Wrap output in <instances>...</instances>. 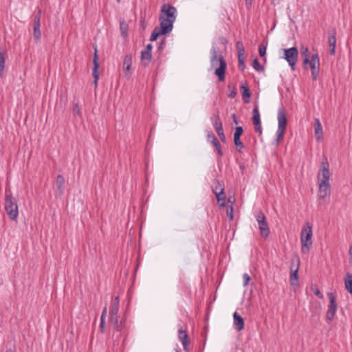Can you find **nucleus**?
I'll return each mask as SVG.
<instances>
[{
	"label": "nucleus",
	"mask_w": 352,
	"mask_h": 352,
	"mask_svg": "<svg viewBox=\"0 0 352 352\" xmlns=\"http://www.w3.org/2000/svg\"><path fill=\"white\" fill-rule=\"evenodd\" d=\"M300 265V258L298 256H294L291 259V266L290 268L292 267L293 269H295L296 267H298L299 268Z\"/></svg>",
	"instance_id": "34"
},
{
	"label": "nucleus",
	"mask_w": 352,
	"mask_h": 352,
	"mask_svg": "<svg viewBox=\"0 0 352 352\" xmlns=\"http://www.w3.org/2000/svg\"><path fill=\"white\" fill-rule=\"evenodd\" d=\"M298 267H296L295 269L291 267L290 271V282L291 285H295L297 283L298 276Z\"/></svg>",
	"instance_id": "30"
},
{
	"label": "nucleus",
	"mask_w": 352,
	"mask_h": 352,
	"mask_svg": "<svg viewBox=\"0 0 352 352\" xmlns=\"http://www.w3.org/2000/svg\"><path fill=\"white\" fill-rule=\"evenodd\" d=\"M243 132V129L242 126H236L235 129V132L234 133V137H241Z\"/></svg>",
	"instance_id": "41"
},
{
	"label": "nucleus",
	"mask_w": 352,
	"mask_h": 352,
	"mask_svg": "<svg viewBox=\"0 0 352 352\" xmlns=\"http://www.w3.org/2000/svg\"><path fill=\"white\" fill-rule=\"evenodd\" d=\"M237 94V90L236 87H234L230 92L228 94V96L230 98H233L236 96Z\"/></svg>",
	"instance_id": "45"
},
{
	"label": "nucleus",
	"mask_w": 352,
	"mask_h": 352,
	"mask_svg": "<svg viewBox=\"0 0 352 352\" xmlns=\"http://www.w3.org/2000/svg\"><path fill=\"white\" fill-rule=\"evenodd\" d=\"M267 44L261 43L258 46V53L260 56L263 57L266 54Z\"/></svg>",
	"instance_id": "37"
},
{
	"label": "nucleus",
	"mask_w": 352,
	"mask_h": 352,
	"mask_svg": "<svg viewBox=\"0 0 352 352\" xmlns=\"http://www.w3.org/2000/svg\"><path fill=\"white\" fill-rule=\"evenodd\" d=\"M311 289L314 293V294L316 296H318L319 298H320V299L323 298V295L320 292V289H318V287L317 286H316V285L311 286Z\"/></svg>",
	"instance_id": "39"
},
{
	"label": "nucleus",
	"mask_w": 352,
	"mask_h": 352,
	"mask_svg": "<svg viewBox=\"0 0 352 352\" xmlns=\"http://www.w3.org/2000/svg\"><path fill=\"white\" fill-rule=\"evenodd\" d=\"M93 62H94L93 77H94V80H98V69L99 67V64H98V57L97 55L96 50H95Z\"/></svg>",
	"instance_id": "24"
},
{
	"label": "nucleus",
	"mask_w": 352,
	"mask_h": 352,
	"mask_svg": "<svg viewBox=\"0 0 352 352\" xmlns=\"http://www.w3.org/2000/svg\"><path fill=\"white\" fill-rule=\"evenodd\" d=\"M254 130L256 133H258L259 135L262 134V127H261V122L257 124H254Z\"/></svg>",
	"instance_id": "44"
},
{
	"label": "nucleus",
	"mask_w": 352,
	"mask_h": 352,
	"mask_svg": "<svg viewBox=\"0 0 352 352\" xmlns=\"http://www.w3.org/2000/svg\"><path fill=\"white\" fill-rule=\"evenodd\" d=\"M152 59V54L149 52L142 51L141 52V60L144 66H147Z\"/></svg>",
	"instance_id": "26"
},
{
	"label": "nucleus",
	"mask_w": 352,
	"mask_h": 352,
	"mask_svg": "<svg viewBox=\"0 0 352 352\" xmlns=\"http://www.w3.org/2000/svg\"><path fill=\"white\" fill-rule=\"evenodd\" d=\"M164 43H165V41H164V40H163V41L161 42L160 45V47H159V49H160V50H161V49H162V48H163V45H164Z\"/></svg>",
	"instance_id": "54"
},
{
	"label": "nucleus",
	"mask_w": 352,
	"mask_h": 352,
	"mask_svg": "<svg viewBox=\"0 0 352 352\" xmlns=\"http://www.w3.org/2000/svg\"><path fill=\"white\" fill-rule=\"evenodd\" d=\"M176 8L167 3H164L160 10L159 16L160 25L163 28L162 32H170L173 28V23L176 20Z\"/></svg>",
	"instance_id": "2"
},
{
	"label": "nucleus",
	"mask_w": 352,
	"mask_h": 352,
	"mask_svg": "<svg viewBox=\"0 0 352 352\" xmlns=\"http://www.w3.org/2000/svg\"><path fill=\"white\" fill-rule=\"evenodd\" d=\"M301 55L302 57H304L303 64L305 65V68L307 69V65L308 64L309 60L311 58L309 56V52L307 47H302Z\"/></svg>",
	"instance_id": "29"
},
{
	"label": "nucleus",
	"mask_w": 352,
	"mask_h": 352,
	"mask_svg": "<svg viewBox=\"0 0 352 352\" xmlns=\"http://www.w3.org/2000/svg\"><path fill=\"white\" fill-rule=\"evenodd\" d=\"M212 124H213V126H214L217 135L219 136L221 140L223 142H225L226 140V135L223 133L222 122L220 120V118L219 116L215 117Z\"/></svg>",
	"instance_id": "12"
},
{
	"label": "nucleus",
	"mask_w": 352,
	"mask_h": 352,
	"mask_svg": "<svg viewBox=\"0 0 352 352\" xmlns=\"http://www.w3.org/2000/svg\"><path fill=\"white\" fill-rule=\"evenodd\" d=\"M328 43L330 47V54L333 55L336 52V31L335 29H332L328 32Z\"/></svg>",
	"instance_id": "13"
},
{
	"label": "nucleus",
	"mask_w": 352,
	"mask_h": 352,
	"mask_svg": "<svg viewBox=\"0 0 352 352\" xmlns=\"http://www.w3.org/2000/svg\"><path fill=\"white\" fill-rule=\"evenodd\" d=\"M329 299V305L328 306V310L327 311V320L331 321L334 318V316L337 311L338 307L336 304V297L333 293L330 292L327 294Z\"/></svg>",
	"instance_id": "10"
},
{
	"label": "nucleus",
	"mask_w": 352,
	"mask_h": 352,
	"mask_svg": "<svg viewBox=\"0 0 352 352\" xmlns=\"http://www.w3.org/2000/svg\"><path fill=\"white\" fill-rule=\"evenodd\" d=\"M314 133L318 141H320L323 138L322 126L318 118L314 119Z\"/></svg>",
	"instance_id": "17"
},
{
	"label": "nucleus",
	"mask_w": 352,
	"mask_h": 352,
	"mask_svg": "<svg viewBox=\"0 0 352 352\" xmlns=\"http://www.w3.org/2000/svg\"><path fill=\"white\" fill-rule=\"evenodd\" d=\"M5 210L10 219L16 220L17 219L19 214L17 203L8 191H6L5 199Z\"/></svg>",
	"instance_id": "4"
},
{
	"label": "nucleus",
	"mask_w": 352,
	"mask_h": 352,
	"mask_svg": "<svg viewBox=\"0 0 352 352\" xmlns=\"http://www.w3.org/2000/svg\"><path fill=\"white\" fill-rule=\"evenodd\" d=\"M104 324H105V320H100V331L102 333L104 332V330H105Z\"/></svg>",
	"instance_id": "48"
},
{
	"label": "nucleus",
	"mask_w": 352,
	"mask_h": 352,
	"mask_svg": "<svg viewBox=\"0 0 352 352\" xmlns=\"http://www.w3.org/2000/svg\"><path fill=\"white\" fill-rule=\"evenodd\" d=\"M217 184L219 186V188L216 186L214 188H213V190H217V191H219V188L221 187V185L219 184V183H217Z\"/></svg>",
	"instance_id": "55"
},
{
	"label": "nucleus",
	"mask_w": 352,
	"mask_h": 352,
	"mask_svg": "<svg viewBox=\"0 0 352 352\" xmlns=\"http://www.w3.org/2000/svg\"><path fill=\"white\" fill-rule=\"evenodd\" d=\"M109 323L116 331H121L124 328L125 319L116 315V316L109 317Z\"/></svg>",
	"instance_id": "11"
},
{
	"label": "nucleus",
	"mask_w": 352,
	"mask_h": 352,
	"mask_svg": "<svg viewBox=\"0 0 352 352\" xmlns=\"http://www.w3.org/2000/svg\"><path fill=\"white\" fill-rule=\"evenodd\" d=\"M176 352H179V351H176Z\"/></svg>",
	"instance_id": "59"
},
{
	"label": "nucleus",
	"mask_w": 352,
	"mask_h": 352,
	"mask_svg": "<svg viewBox=\"0 0 352 352\" xmlns=\"http://www.w3.org/2000/svg\"><path fill=\"white\" fill-rule=\"evenodd\" d=\"M234 142L237 150L240 152L244 146L243 142L240 140V137H234Z\"/></svg>",
	"instance_id": "36"
},
{
	"label": "nucleus",
	"mask_w": 352,
	"mask_h": 352,
	"mask_svg": "<svg viewBox=\"0 0 352 352\" xmlns=\"http://www.w3.org/2000/svg\"><path fill=\"white\" fill-rule=\"evenodd\" d=\"M234 327L237 331H241L244 327V320L243 318L235 311L233 314Z\"/></svg>",
	"instance_id": "20"
},
{
	"label": "nucleus",
	"mask_w": 352,
	"mask_h": 352,
	"mask_svg": "<svg viewBox=\"0 0 352 352\" xmlns=\"http://www.w3.org/2000/svg\"><path fill=\"white\" fill-rule=\"evenodd\" d=\"M107 313V307L105 306L102 310L101 316H100V320H105V318Z\"/></svg>",
	"instance_id": "47"
},
{
	"label": "nucleus",
	"mask_w": 352,
	"mask_h": 352,
	"mask_svg": "<svg viewBox=\"0 0 352 352\" xmlns=\"http://www.w3.org/2000/svg\"><path fill=\"white\" fill-rule=\"evenodd\" d=\"M240 88L242 90V98L243 102L245 103H249L252 94L247 84H242Z\"/></svg>",
	"instance_id": "21"
},
{
	"label": "nucleus",
	"mask_w": 352,
	"mask_h": 352,
	"mask_svg": "<svg viewBox=\"0 0 352 352\" xmlns=\"http://www.w3.org/2000/svg\"><path fill=\"white\" fill-rule=\"evenodd\" d=\"M311 238L312 227L309 223H306L302 227L300 234L301 251L303 254H307L309 252L312 245Z\"/></svg>",
	"instance_id": "3"
},
{
	"label": "nucleus",
	"mask_w": 352,
	"mask_h": 352,
	"mask_svg": "<svg viewBox=\"0 0 352 352\" xmlns=\"http://www.w3.org/2000/svg\"><path fill=\"white\" fill-rule=\"evenodd\" d=\"M132 55L126 54L123 61V69L125 72V76L129 78L131 76V68L132 65Z\"/></svg>",
	"instance_id": "15"
},
{
	"label": "nucleus",
	"mask_w": 352,
	"mask_h": 352,
	"mask_svg": "<svg viewBox=\"0 0 352 352\" xmlns=\"http://www.w3.org/2000/svg\"><path fill=\"white\" fill-rule=\"evenodd\" d=\"M307 65L311 69L313 80H317L320 70V60L317 53L311 55Z\"/></svg>",
	"instance_id": "9"
},
{
	"label": "nucleus",
	"mask_w": 352,
	"mask_h": 352,
	"mask_svg": "<svg viewBox=\"0 0 352 352\" xmlns=\"http://www.w3.org/2000/svg\"><path fill=\"white\" fill-rule=\"evenodd\" d=\"M256 221L258 224V228L261 236L264 238L268 237L270 235V228L266 221L265 217L261 211H258L255 215Z\"/></svg>",
	"instance_id": "8"
},
{
	"label": "nucleus",
	"mask_w": 352,
	"mask_h": 352,
	"mask_svg": "<svg viewBox=\"0 0 352 352\" xmlns=\"http://www.w3.org/2000/svg\"><path fill=\"white\" fill-rule=\"evenodd\" d=\"M163 28L162 26L160 25V27H156L153 30V31L151 33L150 41H155L157 39L158 36L160 35H166L168 34L169 32H162Z\"/></svg>",
	"instance_id": "23"
},
{
	"label": "nucleus",
	"mask_w": 352,
	"mask_h": 352,
	"mask_svg": "<svg viewBox=\"0 0 352 352\" xmlns=\"http://www.w3.org/2000/svg\"><path fill=\"white\" fill-rule=\"evenodd\" d=\"M236 47L238 52V56L245 55V50L242 42L237 41L236 43Z\"/></svg>",
	"instance_id": "35"
},
{
	"label": "nucleus",
	"mask_w": 352,
	"mask_h": 352,
	"mask_svg": "<svg viewBox=\"0 0 352 352\" xmlns=\"http://www.w3.org/2000/svg\"><path fill=\"white\" fill-rule=\"evenodd\" d=\"M243 285L245 286L248 285L250 278V276L245 273L243 275Z\"/></svg>",
	"instance_id": "46"
},
{
	"label": "nucleus",
	"mask_w": 352,
	"mask_h": 352,
	"mask_svg": "<svg viewBox=\"0 0 352 352\" xmlns=\"http://www.w3.org/2000/svg\"><path fill=\"white\" fill-rule=\"evenodd\" d=\"M252 114H253V116H252L253 124H258V123L261 122V118H260V113H259V111H258V107L257 105H256L254 107V108L253 109Z\"/></svg>",
	"instance_id": "31"
},
{
	"label": "nucleus",
	"mask_w": 352,
	"mask_h": 352,
	"mask_svg": "<svg viewBox=\"0 0 352 352\" xmlns=\"http://www.w3.org/2000/svg\"><path fill=\"white\" fill-rule=\"evenodd\" d=\"M119 297L116 296L112 300L111 305L109 309V317L116 316V315H118L119 310Z\"/></svg>",
	"instance_id": "19"
},
{
	"label": "nucleus",
	"mask_w": 352,
	"mask_h": 352,
	"mask_svg": "<svg viewBox=\"0 0 352 352\" xmlns=\"http://www.w3.org/2000/svg\"><path fill=\"white\" fill-rule=\"evenodd\" d=\"M287 120L283 109H279L278 111V129L276 131V145L278 146L280 141L284 138L286 130Z\"/></svg>",
	"instance_id": "5"
},
{
	"label": "nucleus",
	"mask_w": 352,
	"mask_h": 352,
	"mask_svg": "<svg viewBox=\"0 0 352 352\" xmlns=\"http://www.w3.org/2000/svg\"><path fill=\"white\" fill-rule=\"evenodd\" d=\"M33 35L36 42L40 41L41 38V32L40 28L34 27Z\"/></svg>",
	"instance_id": "33"
},
{
	"label": "nucleus",
	"mask_w": 352,
	"mask_h": 352,
	"mask_svg": "<svg viewBox=\"0 0 352 352\" xmlns=\"http://www.w3.org/2000/svg\"><path fill=\"white\" fill-rule=\"evenodd\" d=\"M284 58L287 60L292 71L295 69V65L298 58V51L296 47L284 49Z\"/></svg>",
	"instance_id": "7"
},
{
	"label": "nucleus",
	"mask_w": 352,
	"mask_h": 352,
	"mask_svg": "<svg viewBox=\"0 0 352 352\" xmlns=\"http://www.w3.org/2000/svg\"><path fill=\"white\" fill-rule=\"evenodd\" d=\"M227 216L229 217L230 220L232 221L233 219V208L232 206H230L227 208Z\"/></svg>",
	"instance_id": "43"
},
{
	"label": "nucleus",
	"mask_w": 352,
	"mask_h": 352,
	"mask_svg": "<svg viewBox=\"0 0 352 352\" xmlns=\"http://www.w3.org/2000/svg\"><path fill=\"white\" fill-rule=\"evenodd\" d=\"M97 82H98V80H94V84H95V85H96V84H97Z\"/></svg>",
	"instance_id": "57"
},
{
	"label": "nucleus",
	"mask_w": 352,
	"mask_h": 352,
	"mask_svg": "<svg viewBox=\"0 0 352 352\" xmlns=\"http://www.w3.org/2000/svg\"><path fill=\"white\" fill-rule=\"evenodd\" d=\"M232 118H233V122L235 123V124H237L238 122H237V120H236V116L234 114H233L232 116Z\"/></svg>",
	"instance_id": "53"
},
{
	"label": "nucleus",
	"mask_w": 352,
	"mask_h": 352,
	"mask_svg": "<svg viewBox=\"0 0 352 352\" xmlns=\"http://www.w3.org/2000/svg\"><path fill=\"white\" fill-rule=\"evenodd\" d=\"M247 8H250L252 4V0H245Z\"/></svg>",
	"instance_id": "51"
},
{
	"label": "nucleus",
	"mask_w": 352,
	"mask_h": 352,
	"mask_svg": "<svg viewBox=\"0 0 352 352\" xmlns=\"http://www.w3.org/2000/svg\"><path fill=\"white\" fill-rule=\"evenodd\" d=\"M221 41H222V43H227V40H226V38H221Z\"/></svg>",
	"instance_id": "56"
},
{
	"label": "nucleus",
	"mask_w": 352,
	"mask_h": 352,
	"mask_svg": "<svg viewBox=\"0 0 352 352\" xmlns=\"http://www.w3.org/2000/svg\"><path fill=\"white\" fill-rule=\"evenodd\" d=\"M41 11H38V14L34 16V27L40 28L41 27Z\"/></svg>",
	"instance_id": "38"
},
{
	"label": "nucleus",
	"mask_w": 352,
	"mask_h": 352,
	"mask_svg": "<svg viewBox=\"0 0 352 352\" xmlns=\"http://www.w3.org/2000/svg\"><path fill=\"white\" fill-rule=\"evenodd\" d=\"M210 53V69H214V74L218 77L219 80L222 82L225 80V73L227 67V63L223 58L222 51L219 47L212 45Z\"/></svg>",
	"instance_id": "1"
},
{
	"label": "nucleus",
	"mask_w": 352,
	"mask_h": 352,
	"mask_svg": "<svg viewBox=\"0 0 352 352\" xmlns=\"http://www.w3.org/2000/svg\"><path fill=\"white\" fill-rule=\"evenodd\" d=\"M207 140L208 142H210L213 146L216 148L218 154L219 156L223 155V151L221 148V144L217 138L215 137V135L212 132H208L207 134Z\"/></svg>",
	"instance_id": "14"
},
{
	"label": "nucleus",
	"mask_w": 352,
	"mask_h": 352,
	"mask_svg": "<svg viewBox=\"0 0 352 352\" xmlns=\"http://www.w3.org/2000/svg\"><path fill=\"white\" fill-rule=\"evenodd\" d=\"M245 67V62H243V65H240V64L239 63V68L241 71H243V70H244Z\"/></svg>",
	"instance_id": "52"
},
{
	"label": "nucleus",
	"mask_w": 352,
	"mask_h": 352,
	"mask_svg": "<svg viewBox=\"0 0 352 352\" xmlns=\"http://www.w3.org/2000/svg\"><path fill=\"white\" fill-rule=\"evenodd\" d=\"M252 65H253L254 69L258 72H261V71L263 70V67L261 65V64L259 63L257 58H255L253 60Z\"/></svg>",
	"instance_id": "40"
},
{
	"label": "nucleus",
	"mask_w": 352,
	"mask_h": 352,
	"mask_svg": "<svg viewBox=\"0 0 352 352\" xmlns=\"http://www.w3.org/2000/svg\"><path fill=\"white\" fill-rule=\"evenodd\" d=\"M6 52L0 49V77L2 78L3 76V70L5 68V63H6Z\"/></svg>",
	"instance_id": "25"
},
{
	"label": "nucleus",
	"mask_w": 352,
	"mask_h": 352,
	"mask_svg": "<svg viewBox=\"0 0 352 352\" xmlns=\"http://www.w3.org/2000/svg\"><path fill=\"white\" fill-rule=\"evenodd\" d=\"M152 48H153L152 45L148 44L146 47V49L144 51L151 52Z\"/></svg>",
	"instance_id": "50"
},
{
	"label": "nucleus",
	"mask_w": 352,
	"mask_h": 352,
	"mask_svg": "<svg viewBox=\"0 0 352 352\" xmlns=\"http://www.w3.org/2000/svg\"><path fill=\"white\" fill-rule=\"evenodd\" d=\"M65 182V178L63 177V175H58L56 177V179L55 182V186H56L60 195H62L64 192Z\"/></svg>",
	"instance_id": "22"
},
{
	"label": "nucleus",
	"mask_w": 352,
	"mask_h": 352,
	"mask_svg": "<svg viewBox=\"0 0 352 352\" xmlns=\"http://www.w3.org/2000/svg\"><path fill=\"white\" fill-rule=\"evenodd\" d=\"M6 352H12V351L10 350V351H7Z\"/></svg>",
	"instance_id": "58"
},
{
	"label": "nucleus",
	"mask_w": 352,
	"mask_h": 352,
	"mask_svg": "<svg viewBox=\"0 0 352 352\" xmlns=\"http://www.w3.org/2000/svg\"><path fill=\"white\" fill-rule=\"evenodd\" d=\"M120 29L121 35L125 38L127 36L128 24L124 21H120Z\"/></svg>",
	"instance_id": "32"
},
{
	"label": "nucleus",
	"mask_w": 352,
	"mask_h": 352,
	"mask_svg": "<svg viewBox=\"0 0 352 352\" xmlns=\"http://www.w3.org/2000/svg\"><path fill=\"white\" fill-rule=\"evenodd\" d=\"M238 61L240 65H243V62H245V55H239L238 56Z\"/></svg>",
	"instance_id": "49"
},
{
	"label": "nucleus",
	"mask_w": 352,
	"mask_h": 352,
	"mask_svg": "<svg viewBox=\"0 0 352 352\" xmlns=\"http://www.w3.org/2000/svg\"><path fill=\"white\" fill-rule=\"evenodd\" d=\"M118 2L120 1V0H117Z\"/></svg>",
	"instance_id": "60"
},
{
	"label": "nucleus",
	"mask_w": 352,
	"mask_h": 352,
	"mask_svg": "<svg viewBox=\"0 0 352 352\" xmlns=\"http://www.w3.org/2000/svg\"><path fill=\"white\" fill-rule=\"evenodd\" d=\"M178 338L182 341L184 350H187L189 344L188 335L182 327L178 329Z\"/></svg>",
	"instance_id": "18"
},
{
	"label": "nucleus",
	"mask_w": 352,
	"mask_h": 352,
	"mask_svg": "<svg viewBox=\"0 0 352 352\" xmlns=\"http://www.w3.org/2000/svg\"><path fill=\"white\" fill-rule=\"evenodd\" d=\"M329 164L327 158L326 157H324L320 163V168L318 175V183H329Z\"/></svg>",
	"instance_id": "6"
},
{
	"label": "nucleus",
	"mask_w": 352,
	"mask_h": 352,
	"mask_svg": "<svg viewBox=\"0 0 352 352\" xmlns=\"http://www.w3.org/2000/svg\"><path fill=\"white\" fill-rule=\"evenodd\" d=\"M214 193L216 195L217 201L219 202L221 201H225L226 200V195L224 193V188H220L219 191H217V190H213ZM221 206H224V202L221 204Z\"/></svg>",
	"instance_id": "28"
},
{
	"label": "nucleus",
	"mask_w": 352,
	"mask_h": 352,
	"mask_svg": "<svg viewBox=\"0 0 352 352\" xmlns=\"http://www.w3.org/2000/svg\"><path fill=\"white\" fill-rule=\"evenodd\" d=\"M344 285L346 289L349 292L352 293V274L346 273L344 278Z\"/></svg>",
	"instance_id": "27"
},
{
	"label": "nucleus",
	"mask_w": 352,
	"mask_h": 352,
	"mask_svg": "<svg viewBox=\"0 0 352 352\" xmlns=\"http://www.w3.org/2000/svg\"><path fill=\"white\" fill-rule=\"evenodd\" d=\"M319 192L318 195L320 198L324 199L330 195V184L329 183L319 182Z\"/></svg>",
	"instance_id": "16"
},
{
	"label": "nucleus",
	"mask_w": 352,
	"mask_h": 352,
	"mask_svg": "<svg viewBox=\"0 0 352 352\" xmlns=\"http://www.w3.org/2000/svg\"><path fill=\"white\" fill-rule=\"evenodd\" d=\"M72 111L74 116H80V109L78 104L74 105Z\"/></svg>",
	"instance_id": "42"
}]
</instances>
